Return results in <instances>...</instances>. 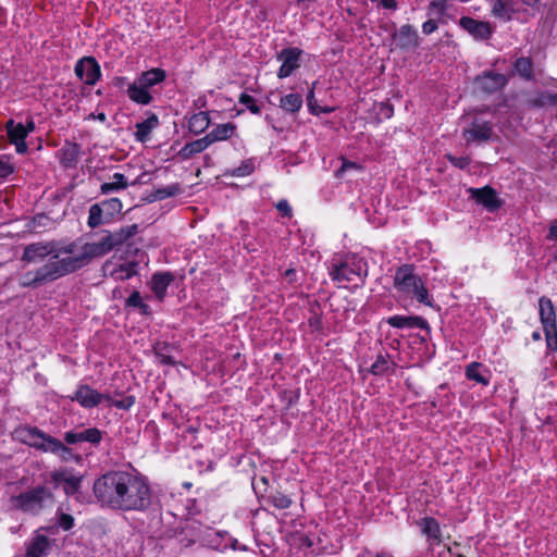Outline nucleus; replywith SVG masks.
Masks as SVG:
<instances>
[{
  "mask_svg": "<svg viewBox=\"0 0 557 557\" xmlns=\"http://www.w3.org/2000/svg\"><path fill=\"white\" fill-rule=\"evenodd\" d=\"M137 232V224L121 227L115 232L102 231L98 240L85 243L79 249L74 240H41L27 244L23 248L22 262L37 263L48 257L49 260L37 269L22 273L18 284L24 288H38L74 273L88 265L94 259L108 255Z\"/></svg>",
  "mask_w": 557,
  "mask_h": 557,
  "instance_id": "f257e3e1",
  "label": "nucleus"
},
{
  "mask_svg": "<svg viewBox=\"0 0 557 557\" xmlns=\"http://www.w3.org/2000/svg\"><path fill=\"white\" fill-rule=\"evenodd\" d=\"M101 507L119 511L146 512L153 505L147 476L136 470H111L99 476L92 486Z\"/></svg>",
  "mask_w": 557,
  "mask_h": 557,
  "instance_id": "f03ea898",
  "label": "nucleus"
},
{
  "mask_svg": "<svg viewBox=\"0 0 557 557\" xmlns=\"http://www.w3.org/2000/svg\"><path fill=\"white\" fill-rule=\"evenodd\" d=\"M327 270L330 277L338 286L347 287L349 284L358 286L368 275V263L356 255H346L333 258Z\"/></svg>",
  "mask_w": 557,
  "mask_h": 557,
  "instance_id": "7ed1b4c3",
  "label": "nucleus"
},
{
  "mask_svg": "<svg viewBox=\"0 0 557 557\" xmlns=\"http://www.w3.org/2000/svg\"><path fill=\"white\" fill-rule=\"evenodd\" d=\"M20 435L25 444L45 453H51L63 461L73 460L75 457L73 450L63 442L44 433L37 428H25L21 430Z\"/></svg>",
  "mask_w": 557,
  "mask_h": 557,
  "instance_id": "20e7f679",
  "label": "nucleus"
},
{
  "mask_svg": "<svg viewBox=\"0 0 557 557\" xmlns=\"http://www.w3.org/2000/svg\"><path fill=\"white\" fill-rule=\"evenodd\" d=\"M394 287L404 295L412 296L420 304L432 306V299L424 282L414 273L411 264H404L396 270Z\"/></svg>",
  "mask_w": 557,
  "mask_h": 557,
  "instance_id": "39448f33",
  "label": "nucleus"
},
{
  "mask_svg": "<svg viewBox=\"0 0 557 557\" xmlns=\"http://www.w3.org/2000/svg\"><path fill=\"white\" fill-rule=\"evenodd\" d=\"M467 125L462 129V137L467 145L485 144L494 139V123L485 120L480 113L463 116Z\"/></svg>",
  "mask_w": 557,
  "mask_h": 557,
  "instance_id": "423d86ee",
  "label": "nucleus"
},
{
  "mask_svg": "<svg viewBox=\"0 0 557 557\" xmlns=\"http://www.w3.org/2000/svg\"><path fill=\"white\" fill-rule=\"evenodd\" d=\"M52 502V495L48 488L44 486H37L25 493H22L16 498V505L26 512H37L48 503Z\"/></svg>",
  "mask_w": 557,
  "mask_h": 557,
  "instance_id": "0eeeda50",
  "label": "nucleus"
},
{
  "mask_svg": "<svg viewBox=\"0 0 557 557\" xmlns=\"http://www.w3.org/2000/svg\"><path fill=\"white\" fill-rule=\"evenodd\" d=\"M539 309L547 345L552 347L553 342L557 343L556 314L552 300L546 297L540 298Z\"/></svg>",
  "mask_w": 557,
  "mask_h": 557,
  "instance_id": "6e6552de",
  "label": "nucleus"
},
{
  "mask_svg": "<svg viewBox=\"0 0 557 557\" xmlns=\"http://www.w3.org/2000/svg\"><path fill=\"white\" fill-rule=\"evenodd\" d=\"M71 399L78 403L83 408L91 409L104 400H111V396L99 393L88 384H79Z\"/></svg>",
  "mask_w": 557,
  "mask_h": 557,
  "instance_id": "1a4fd4ad",
  "label": "nucleus"
},
{
  "mask_svg": "<svg viewBox=\"0 0 557 557\" xmlns=\"http://www.w3.org/2000/svg\"><path fill=\"white\" fill-rule=\"evenodd\" d=\"M75 75L85 84L94 86L101 76L100 65L94 57H83L74 67Z\"/></svg>",
  "mask_w": 557,
  "mask_h": 557,
  "instance_id": "9d476101",
  "label": "nucleus"
},
{
  "mask_svg": "<svg viewBox=\"0 0 557 557\" xmlns=\"http://www.w3.org/2000/svg\"><path fill=\"white\" fill-rule=\"evenodd\" d=\"M301 54L299 48H285L278 52L277 60L282 63L277 71L278 78H286L300 67Z\"/></svg>",
  "mask_w": 557,
  "mask_h": 557,
  "instance_id": "9b49d317",
  "label": "nucleus"
},
{
  "mask_svg": "<svg viewBox=\"0 0 557 557\" xmlns=\"http://www.w3.org/2000/svg\"><path fill=\"white\" fill-rule=\"evenodd\" d=\"M102 269L106 276L111 277L114 281H126L137 274L138 262L126 261L116 264L112 261H107Z\"/></svg>",
  "mask_w": 557,
  "mask_h": 557,
  "instance_id": "f8f14e48",
  "label": "nucleus"
},
{
  "mask_svg": "<svg viewBox=\"0 0 557 557\" xmlns=\"http://www.w3.org/2000/svg\"><path fill=\"white\" fill-rule=\"evenodd\" d=\"M459 26L476 40H486L491 38L494 32L488 22L474 20L469 16H462L459 20Z\"/></svg>",
  "mask_w": 557,
  "mask_h": 557,
  "instance_id": "ddd939ff",
  "label": "nucleus"
},
{
  "mask_svg": "<svg viewBox=\"0 0 557 557\" xmlns=\"http://www.w3.org/2000/svg\"><path fill=\"white\" fill-rule=\"evenodd\" d=\"M392 38L395 46L401 50L417 48L420 39L417 29L409 24L400 26V28L392 35Z\"/></svg>",
  "mask_w": 557,
  "mask_h": 557,
  "instance_id": "4468645a",
  "label": "nucleus"
},
{
  "mask_svg": "<svg viewBox=\"0 0 557 557\" xmlns=\"http://www.w3.org/2000/svg\"><path fill=\"white\" fill-rule=\"evenodd\" d=\"M103 437V432L97 428H88L79 431H69L64 434V441L69 445L87 442L92 445H98Z\"/></svg>",
  "mask_w": 557,
  "mask_h": 557,
  "instance_id": "2eb2a0df",
  "label": "nucleus"
},
{
  "mask_svg": "<svg viewBox=\"0 0 557 557\" xmlns=\"http://www.w3.org/2000/svg\"><path fill=\"white\" fill-rule=\"evenodd\" d=\"M507 83V78L504 74L496 72H485L478 76L474 81L475 87L484 92H495L502 89Z\"/></svg>",
  "mask_w": 557,
  "mask_h": 557,
  "instance_id": "dca6fc26",
  "label": "nucleus"
},
{
  "mask_svg": "<svg viewBox=\"0 0 557 557\" xmlns=\"http://www.w3.org/2000/svg\"><path fill=\"white\" fill-rule=\"evenodd\" d=\"M82 156V147L72 141L65 144L57 151V157L61 166L64 169H74L77 166Z\"/></svg>",
  "mask_w": 557,
  "mask_h": 557,
  "instance_id": "f3484780",
  "label": "nucleus"
},
{
  "mask_svg": "<svg viewBox=\"0 0 557 557\" xmlns=\"http://www.w3.org/2000/svg\"><path fill=\"white\" fill-rule=\"evenodd\" d=\"M7 134L10 141L15 146L17 153L23 154L27 151L28 147L25 141L27 135V128L22 123H15L13 120H9L5 125Z\"/></svg>",
  "mask_w": 557,
  "mask_h": 557,
  "instance_id": "a211bd4d",
  "label": "nucleus"
},
{
  "mask_svg": "<svg viewBox=\"0 0 557 557\" xmlns=\"http://www.w3.org/2000/svg\"><path fill=\"white\" fill-rule=\"evenodd\" d=\"M468 191L472 199L484 206L490 211L498 209L502 205L496 191L490 186H485L483 188H469Z\"/></svg>",
  "mask_w": 557,
  "mask_h": 557,
  "instance_id": "6ab92c4d",
  "label": "nucleus"
},
{
  "mask_svg": "<svg viewBox=\"0 0 557 557\" xmlns=\"http://www.w3.org/2000/svg\"><path fill=\"white\" fill-rule=\"evenodd\" d=\"M52 542L44 534L37 533L29 542L25 557H47Z\"/></svg>",
  "mask_w": 557,
  "mask_h": 557,
  "instance_id": "aec40b11",
  "label": "nucleus"
},
{
  "mask_svg": "<svg viewBox=\"0 0 557 557\" xmlns=\"http://www.w3.org/2000/svg\"><path fill=\"white\" fill-rule=\"evenodd\" d=\"M387 323L396 329H421L429 330L426 320L421 317L393 315L387 319Z\"/></svg>",
  "mask_w": 557,
  "mask_h": 557,
  "instance_id": "412c9836",
  "label": "nucleus"
},
{
  "mask_svg": "<svg viewBox=\"0 0 557 557\" xmlns=\"http://www.w3.org/2000/svg\"><path fill=\"white\" fill-rule=\"evenodd\" d=\"M465 375L468 380L474 381L478 384L487 386L491 381V371L480 362H471L465 369Z\"/></svg>",
  "mask_w": 557,
  "mask_h": 557,
  "instance_id": "4be33fe9",
  "label": "nucleus"
},
{
  "mask_svg": "<svg viewBox=\"0 0 557 557\" xmlns=\"http://www.w3.org/2000/svg\"><path fill=\"white\" fill-rule=\"evenodd\" d=\"M174 275L170 272L156 273L151 277L150 288L159 300L166 294L168 287L173 282Z\"/></svg>",
  "mask_w": 557,
  "mask_h": 557,
  "instance_id": "5701e85b",
  "label": "nucleus"
},
{
  "mask_svg": "<svg viewBox=\"0 0 557 557\" xmlns=\"http://www.w3.org/2000/svg\"><path fill=\"white\" fill-rule=\"evenodd\" d=\"M419 525L421 527V532L428 537L431 545L441 543V527L434 518L425 517L420 520Z\"/></svg>",
  "mask_w": 557,
  "mask_h": 557,
  "instance_id": "b1692460",
  "label": "nucleus"
},
{
  "mask_svg": "<svg viewBox=\"0 0 557 557\" xmlns=\"http://www.w3.org/2000/svg\"><path fill=\"white\" fill-rule=\"evenodd\" d=\"M518 11H520V7H516L513 1L508 2L507 0H494L491 10L493 16L504 22L510 21L512 14Z\"/></svg>",
  "mask_w": 557,
  "mask_h": 557,
  "instance_id": "393cba45",
  "label": "nucleus"
},
{
  "mask_svg": "<svg viewBox=\"0 0 557 557\" xmlns=\"http://www.w3.org/2000/svg\"><path fill=\"white\" fill-rule=\"evenodd\" d=\"M166 77V73L162 69H151L146 72H143L136 81L140 87H145L147 90L149 88L162 83Z\"/></svg>",
  "mask_w": 557,
  "mask_h": 557,
  "instance_id": "a878e982",
  "label": "nucleus"
},
{
  "mask_svg": "<svg viewBox=\"0 0 557 557\" xmlns=\"http://www.w3.org/2000/svg\"><path fill=\"white\" fill-rule=\"evenodd\" d=\"M236 131V125L234 123H224L215 125L207 135V139L210 146L216 141H223L231 138Z\"/></svg>",
  "mask_w": 557,
  "mask_h": 557,
  "instance_id": "bb28decb",
  "label": "nucleus"
},
{
  "mask_svg": "<svg viewBox=\"0 0 557 557\" xmlns=\"http://www.w3.org/2000/svg\"><path fill=\"white\" fill-rule=\"evenodd\" d=\"M159 125V119L156 114H151L149 117L144 120L140 123L136 124L135 138L140 143H146L152 129H154Z\"/></svg>",
  "mask_w": 557,
  "mask_h": 557,
  "instance_id": "cd10ccee",
  "label": "nucleus"
},
{
  "mask_svg": "<svg viewBox=\"0 0 557 557\" xmlns=\"http://www.w3.org/2000/svg\"><path fill=\"white\" fill-rule=\"evenodd\" d=\"M128 98L138 104L147 106L152 101V96L145 87H140L135 79L127 88Z\"/></svg>",
  "mask_w": 557,
  "mask_h": 557,
  "instance_id": "c85d7f7f",
  "label": "nucleus"
},
{
  "mask_svg": "<svg viewBox=\"0 0 557 557\" xmlns=\"http://www.w3.org/2000/svg\"><path fill=\"white\" fill-rule=\"evenodd\" d=\"M210 116L208 112L194 113L188 121V128L195 135L203 133L210 125Z\"/></svg>",
  "mask_w": 557,
  "mask_h": 557,
  "instance_id": "c756f323",
  "label": "nucleus"
},
{
  "mask_svg": "<svg viewBox=\"0 0 557 557\" xmlns=\"http://www.w3.org/2000/svg\"><path fill=\"white\" fill-rule=\"evenodd\" d=\"M59 484H62L66 495H74L78 492L82 476H77L72 473L63 472L58 475L57 479Z\"/></svg>",
  "mask_w": 557,
  "mask_h": 557,
  "instance_id": "7c9ffc66",
  "label": "nucleus"
},
{
  "mask_svg": "<svg viewBox=\"0 0 557 557\" xmlns=\"http://www.w3.org/2000/svg\"><path fill=\"white\" fill-rule=\"evenodd\" d=\"M302 102L304 101L300 94L290 92L281 97L280 107L285 112L297 113L301 109Z\"/></svg>",
  "mask_w": 557,
  "mask_h": 557,
  "instance_id": "2f4dec72",
  "label": "nucleus"
},
{
  "mask_svg": "<svg viewBox=\"0 0 557 557\" xmlns=\"http://www.w3.org/2000/svg\"><path fill=\"white\" fill-rule=\"evenodd\" d=\"M530 104L534 108L557 107V94L550 90L541 91L530 100Z\"/></svg>",
  "mask_w": 557,
  "mask_h": 557,
  "instance_id": "473e14b6",
  "label": "nucleus"
},
{
  "mask_svg": "<svg viewBox=\"0 0 557 557\" xmlns=\"http://www.w3.org/2000/svg\"><path fill=\"white\" fill-rule=\"evenodd\" d=\"M128 186L127 180L122 173H114L112 175V181L108 183H103L101 185L102 194H111L117 190L125 189Z\"/></svg>",
  "mask_w": 557,
  "mask_h": 557,
  "instance_id": "72a5a7b5",
  "label": "nucleus"
},
{
  "mask_svg": "<svg viewBox=\"0 0 557 557\" xmlns=\"http://www.w3.org/2000/svg\"><path fill=\"white\" fill-rule=\"evenodd\" d=\"M109 219L106 218V213L102 211L99 203L90 206L87 221L89 227L95 228L101 224L107 223Z\"/></svg>",
  "mask_w": 557,
  "mask_h": 557,
  "instance_id": "f704fd0d",
  "label": "nucleus"
},
{
  "mask_svg": "<svg viewBox=\"0 0 557 557\" xmlns=\"http://www.w3.org/2000/svg\"><path fill=\"white\" fill-rule=\"evenodd\" d=\"M532 67H533V64H532L531 59L524 58V57L518 58L513 64L515 72L519 76H521L525 79H532V77H533Z\"/></svg>",
  "mask_w": 557,
  "mask_h": 557,
  "instance_id": "c9c22d12",
  "label": "nucleus"
},
{
  "mask_svg": "<svg viewBox=\"0 0 557 557\" xmlns=\"http://www.w3.org/2000/svg\"><path fill=\"white\" fill-rule=\"evenodd\" d=\"M180 186L177 184L168 185L165 187H160L154 189L150 195V201L163 200L169 197H173L180 193Z\"/></svg>",
  "mask_w": 557,
  "mask_h": 557,
  "instance_id": "e433bc0d",
  "label": "nucleus"
},
{
  "mask_svg": "<svg viewBox=\"0 0 557 557\" xmlns=\"http://www.w3.org/2000/svg\"><path fill=\"white\" fill-rule=\"evenodd\" d=\"M99 206L101 207L102 211L106 213V218H108L109 220L113 215L120 213L123 208L121 200L117 198H111V199L103 200L102 202L99 203Z\"/></svg>",
  "mask_w": 557,
  "mask_h": 557,
  "instance_id": "4c0bfd02",
  "label": "nucleus"
},
{
  "mask_svg": "<svg viewBox=\"0 0 557 557\" xmlns=\"http://www.w3.org/2000/svg\"><path fill=\"white\" fill-rule=\"evenodd\" d=\"M255 160L253 159H247L244 160L239 166L232 170V176L235 177H244L247 175H250L255 171Z\"/></svg>",
  "mask_w": 557,
  "mask_h": 557,
  "instance_id": "58836bf2",
  "label": "nucleus"
},
{
  "mask_svg": "<svg viewBox=\"0 0 557 557\" xmlns=\"http://www.w3.org/2000/svg\"><path fill=\"white\" fill-rule=\"evenodd\" d=\"M269 500L274 507L278 509H287L292 504V499L280 492L270 495Z\"/></svg>",
  "mask_w": 557,
  "mask_h": 557,
  "instance_id": "ea45409f",
  "label": "nucleus"
},
{
  "mask_svg": "<svg viewBox=\"0 0 557 557\" xmlns=\"http://www.w3.org/2000/svg\"><path fill=\"white\" fill-rule=\"evenodd\" d=\"M307 104L310 113L314 115H319L321 113H331L334 110L333 108L313 104V88L307 95Z\"/></svg>",
  "mask_w": 557,
  "mask_h": 557,
  "instance_id": "a19ab883",
  "label": "nucleus"
},
{
  "mask_svg": "<svg viewBox=\"0 0 557 557\" xmlns=\"http://www.w3.org/2000/svg\"><path fill=\"white\" fill-rule=\"evenodd\" d=\"M50 223H51L50 218L42 213V214L35 215L32 219V221L29 222L28 226L34 231H38L40 228H45V227L49 226Z\"/></svg>",
  "mask_w": 557,
  "mask_h": 557,
  "instance_id": "79ce46f5",
  "label": "nucleus"
},
{
  "mask_svg": "<svg viewBox=\"0 0 557 557\" xmlns=\"http://www.w3.org/2000/svg\"><path fill=\"white\" fill-rule=\"evenodd\" d=\"M238 101L239 103L246 106V108L253 114H259L261 112L260 107L256 104L255 99L248 94L243 92L239 96Z\"/></svg>",
  "mask_w": 557,
  "mask_h": 557,
  "instance_id": "37998d69",
  "label": "nucleus"
},
{
  "mask_svg": "<svg viewBox=\"0 0 557 557\" xmlns=\"http://www.w3.org/2000/svg\"><path fill=\"white\" fill-rule=\"evenodd\" d=\"M389 363L386 358L379 356L377 359L371 366V372L374 375H382L388 370Z\"/></svg>",
  "mask_w": 557,
  "mask_h": 557,
  "instance_id": "c03bdc74",
  "label": "nucleus"
},
{
  "mask_svg": "<svg viewBox=\"0 0 557 557\" xmlns=\"http://www.w3.org/2000/svg\"><path fill=\"white\" fill-rule=\"evenodd\" d=\"M110 406H113L119 409L128 410L134 404H135V397L134 396H126L123 399L115 400H107Z\"/></svg>",
  "mask_w": 557,
  "mask_h": 557,
  "instance_id": "a18cd8bd",
  "label": "nucleus"
},
{
  "mask_svg": "<svg viewBox=\"0 0 557 557\" xmlns=\"http://www.w3.org/2000/svg\"><path fill=\"white\" fill-rule=\"evenodd\" d=\"M14 172V165L8 158L0 157V180H4Z\"/></svg>",
  "mask_w": 557,
  "mask_h": 557,
  "instance_id": "49530a36",
  "label": "nucleus"
},
{
  "mask_svg": "<svg viewBox=\"0 0 557 557\" xmlns=\"http://www.w3.org/2000/svg\"><path fill=\"white\" fill-rule=\"evenodd\" d=\"M187 144L189 145V147L191 149V152L194 154H197V153L206 150L210 146V144H209V141H208L206 136H203V137H201L199 139H196V140H194L191 143H187Z\"/></svg>",
  "mask_w": 557,
  "mask_h": 557,
  "instance_id": "de8ad7c7",
  "label": "nucleus"
},
{
  "mask_svg": "<svg viewBox=\"0 0 557 557\" xmlns=\"http://www.w3.org/2000/svg\"><path fill=\"white\" fill-rule=\"evenodd\" d=\"M448 0H432L429 4V15L433 14H444L446 11V2Z\"/></svg>",
  "mask_w": 557,
  "mask_h": 557,
  "instance_id": "09e8293b",
  "label": "nucleus"
},
{
  "mask_svg": "<svg viewBox=\"0 0 557 557\" xmlns=\"http://www.w3.org/2000/svg\"><path fill=\"white\" fill-rule=\"evenodd\" d=\"M350 170H360V166L355 163V162H350V161H344L342 166L336 171V176L337 177H344L345 173L347 171H350Z\"/></svg>",
  "mask_w": 557,
  "mask_h": 557,
  "instance_id": "8fccbe9b",
  "label": "nucleus"
},
{
  "mask_svg": "<svg viewBox=\"0 0 557 557\" xmlns=\"http://www.w3.org/2000/svg\"><path fill=\"white\" fill-rule=\"evenodd\" d=\"M449 162L459 169H466L470 164V159L468 157H454L448 156Z\"/></svg>",
  "mask_w": 557,
  "mask_h": 557,
  "instance_id": "3c124183",
  "label": "nucleus"
},
{
  "mask_svg": "<svg viewBox=\"0 0 557 557\" xmlns=\"http://www.w3.org/2000/svg\"><path fill=\"white\" fill-rule=\"evenodd\" d=\"M59 525L63 530H70L74 525V519L67 513H62L59 518Z\"/></svg>",
  "mask_w": 557,
  "mask_h": 557,
  "instance_id": "603ef678",
  "label": "nucleus"
},
{
  "mask_svg": "<svg viewBox=\"0 0 557 557\" xmlns=\"http://www.w3.org/2000/svg\"><path fill=\"white\" fill-rule=\"evenodd\" d=\"M276 209L281 212V214L283 216H292V207L288 203L287 200L283 199V200H280L277 203H276Z\"/></svg>",
  "mask_w": 557,
  "mask_h": 557,
  "instance_id": "864d4df0",
  "label": "nucleus"
},
{
  "mask_svg": "<svg viewBox=\"0 0 557 557\" xmlns=\"http://www.w3.org/2000/svg\"><path fill=\"white\" fill-rule=\"evenodd\" d=\"M141 304H143V299H141L139 292H137V290L133 292L126 300V305L128 307H137L138 308Z\"/></svg>",
  "mask_w": 557,
  "mask_h": 557,
  "instance_id": "5fc2aeb1",
  "label": "nucleus"
},
{
  "mask_svg": "<svg viewBox=\"0 0 557 557\" xmlns=\"http://www.w3.org/2000/svg\"><path fill=\"white\" fill-rule=\"evenodd\" d=\"M437 23L434 20H428L422 24V32L425 35H430L437 29Z\"/></svg>",
  "mask_w": 557,
  "mask_h": 557,
  "instance_id": "6e6d98bb",
  "label": "nucleus"
},
{
  "mask_svg": "<svg viewBox=\"0 0 557 557\" xmlns=\"http://www.w3.org/2000/svg\"><path fill=\"white\" fill-rule=\"evenodd\" d=\"M539 0H513V3H516V7H519L518 4L521 3V5H524L525 8H520V10L528 11V9L534 10Z\"/></svg>",
  "mask_w": 557,
  "mask_h": 557,
  "instance_id": "4d7b16f0",
  "label": "nucleus"
},
{
  "mask_svg": "<svg viewBox=\"0 0 557 557\" xmlns=\"http://www.w3.org/2000/svg\"><path fill=\"white\" fill-rule=\"evenodd\" d=\"M381 5L384 9L396 11L398 9V3L396 0H381Z\"/></svg>",
  "mask_w": 557,
  "mask_h": 557,
  "instance_id": "13d9d810",
  "label": "nucleus"
},
{
  "mask_svg": "<svg viewBox=\"0 0 557 557\" xmlns=\"http://www.w3.org/2000/svg\"><path fill=\"white\" fill-rule=\"evenodd\" d=\"M180 156L183 158V159H189L191 158L193 156H195L193 152H191V149L189 147L188 144H186L181 150H180Z\"/></svg>",
  "mask_w": 557,
  "mask_h": 557,
  "instance_id": "bf43d9fd",
  "label": "nucleus"
},
{
  "mask_svg": "<svg viewBox=\"0 0 557 557\" xmlns=\"http://www.w3.org/2000/svg\"><path fill=\"white\" fill-rule=\"evenodd\" d=\"M156 350H157V355L160 357L162 363H165V364H174L175 363V360L172 357L161 354L158 350V348H156Z\"/></svg>",
  "mask_w": 557,
  "mask_h": 557,
  "instance_id": "052dcab7",
  "label": "nucleus"
},
{
  "mask_svg": "<svg viewBox=\"0 0 557 557\" xmlns=\"http://www.w3.org/2000/svg\"><path fill=\"white\" fill-rule=\"evenodd\" d=\"M317 0H296L297 4L307 9L310 7L311 3L315 2Z\"/></svg>",
  "mask_w": 557,
  "mask_h": 557,
  "instance_id": "680f3d73",
  "label": "nucleus"
},
{
  "mask_svg": "<svg viewBox=\"0 0 557 557\" xmlns=\"http://www.w3.org/2000/svg\"><path fill=\"white\" fill-rule=\"evenodd\" d=\"M138 309L140 310V312H141L143 314H150V313H151V311H150V307H149L147 304H145V302H143V304L138 307Z\"/></svg>",
  "mask_w": 557,
  "mask_h": 557,
  "instance_id": "e2e57ef3",
  "label": "nucleus"
},
{
  "mask_svg": "<svg viewBox=\"0 0 557 557\" xmlns=\"http://www.w3.org/2000/svg\"><path fill=\"white\" fill-rule=\"evenodd\" d=\"M549 233H550V236L554 237L555 239H557V220L555 221V223L552 225L550 230H549Z\"/></svg>",
  "mask_w": 557,
  "mask_h": 557,
  "instance_id": "0e129e2a",
  "label": "nucleus"
},
{
  "mask_svg": "<svg viewBox=\"0 0 557 557\" xmlns=\"http://www.w3.org/2000/svg\"><path fill=\"white\" fill-rule=\"evenodd\" d=\"M359 557H373V556H371L369 553H367ZM374 557H393V556L388 553H380V554H376Z\"/></svg>",
  "mask_w": 557,
  "mask_h": 557,
  "instance_id": "69168bd1",
  "label": "nucleus"
},
{
  "mask_svg": "<svg viewBox=\"0 0 557 557\" xmlns=\"http://www.w3.org/2000/svg\"><path fill=\"white\" fill-rule=\"evenodd\" d=\"M25 127L27 128V135H28L29 133H32L35 129L34 121H32V120L28 121V123H27V125H25Z\"/></svg>",
  "mask_w": 557,
  "mask_h": 557,
  "instance_id": "338daca9",
  "label": "nucleus"
},
{
  "mask_svg": "<svg viewBox=\"0 0 557 557\" xmlns=\"http://www.w3.org/2000/svg\"><path fill=\"white\" fill-rule=\"evenodd\" d=\"M385 109H386L385 115L387 117H389L393 114V109H392V107H388V106Z\"/></svg>",
  "mask_w": 557,
  "mask_h": 557,
  "instance_id": "774afa93",
  "label": "nucleus"
}]
</instances>
